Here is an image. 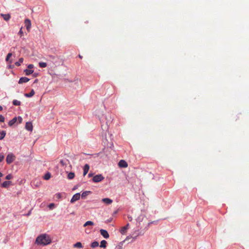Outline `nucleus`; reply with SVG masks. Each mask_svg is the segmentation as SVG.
I'll return each instance as SVG.
<instances>
[{
	"label": "nucleus",
	"mask_w": 249,
	"mask_h": 249,
	"mask_svg": "<svg viewBox=\"0 0 249 249\" xmlns=\"http://www.w3.org/2000/svg\"><path fill=\"white\" fill-rule=\"evenodd\" d=\"M18 34L21 36H22L23 34V32L22 31V28L21 27L18 32Z\"/></svg>",
	"instance_id": "e433bc0d"
},
{
	"label": "nucleus",
	"mask_w": 249,
	"mask_h": 249,
	"mask_svg": "<svg viewBox=\"0 0 249 249\" xmlns=\"http://www.w3.org/2000/svg\"><path fill=\"white\" fill-rule=\"evenodd\" d=\"M17 121V118L14 117L13 119H12L11 120H10L8 123V125L9 126H12L14 124L16 123V122Z\"/></svg>",
	"instance_id": "f3484780"
},
{
	"label": "nucleus",
	"mask_w": 249,
	"mask_h": 249,
	"mask_svg": "<svg viewBox=\"0 0 249 249\" xmlns=\"http://www.w3.org/2000/svg\"><path fill=\"white\" fill-rule=\"evenodd\" d=\"M73 247L74 248H78V249H81L83 247L82 243L80 242H78L74 244L73 245Z\"/></svg>",
	"instance_id": "dca6fc26"
},
{
	"label": "nucleus",
	"mask_w": 249,
	"mask_h": 249,
	"mask_svg": "<svg viewBox=\"0 0 249 249\" xmlns=\"http://www.w3.org/2000/svg\"><path fill=\"white\" fill-rule=\"evenodd\" d=\"M127 218L130 221H131L133 219L132 217L130 215H128Z\"/></svg>",
	"instance_id": "58836bf2"
},
{
	"label": "nucleus",
	"mask_w": 249,
	"mask_h": 249,
	"mask_svg": "<svg viewBox=\"0 0 249 249\" xmlns=\"http://www.w3.org/2000/svg\"><path fill=\"white\" fill-rule=\"evenodd\" d=\"M25 25L28 32L30 31L31 28V21L29 19H26L24 21Z\"/></svg>",
	"instance_id": "20e7f679"
},
{
	"label": "nucleus",
	"mask_w": 249,
	"mask_h": 249,
	"mask_svg": "<svg viewBox=\"0 0 249 249\" xmlns=\"http://www.w3.org/2000/svg\"><path fill=\"white\" fill-rule=\"evenodd\" d=\"M79 57L80 58L82 59L83 57H82V55H80V54H79Z\"/></svg>",
	"instance_id": "37998d69"
},
{
	"label": "nucleus",
	"mask_w": 249,
	"mask_h": 249,
	"mask_svg": "<svg viewBox=\"0 0 249 249\" xmlns=\"http://www.w3.org/2000/svg\"><path fill=\"white\" fill-rule=\"evenodd\" d=\"M115 249H121V246L116 247Z\"/></svg>",
	"instance_id": "a19ab883"
},
{
	"label": "nucleus",
	"mask_w": 249,
	"mask_h": 249,
	"mask_svg": "<svg viewBox=\"0 0 249 249\" xmlns=\"http://www.w3.org/2000/svg\"><path fill=\"white\" fill-rule=\"evenodd\" d=\"M25 128L30 131H33V125L31 122H27L25 125Z\"/></svg>",
	"instance_id": "9d476101"
},
{
	"label": "nucleus",
	"mask_w": 249,
	"mask_h": 249,
	"mask_svg": "<svg viewBox=\"0 0 249 249\" xmlns=\"http://www.w3.org/2000/svg\"><path fill=\"white\" fill-rule=\"evenodd\" d=\"M0 16L6 21H8L11 18V16L9 14H1Z\"/></svg>",
	"instance_id": "ddd939ff"
},
{
	"label": "nucleus",
	"mask_w": 249,
	"mask_h": 249,
	"mask_svg": "<svg viewBox=\"0 0 249 249\" xmlns=\"http://www.w3.org/2000/svg\"><path fill=\"white\" fill-rule=\"evenodd\" d=\"M39 66L40 68H45L47 66V64L45 62H39Z\"/></svg>",
	"instance_id": "c85d7f7f"
},
{
	"label": "nucleus",
	"mask_w": 249,
	"mask_h": 249,
	"mask_svg": "<svg viewBox=\"0 0 249 249\" xmlns=\"http://www.w3.org/2000/svg\"><path fill=\"white\" fill-rule=\"evenodd\" d=\"M92 176V174L91 173H89V175H88V177H89V178H90V177H91Z\"/></svg>",
	"instance_id": "ea45409f"
},
{
	"label": "nucleus",
	"mask_w": 249,
	"mask_h": 249,
	"mask_svg": "<svg viewBox=\"0 0 249 249\" xmlns=\"http://www.w3.org/2000/svg\"><path fill=\"white\" fill-rule=\"evenodd\" d=\"M51 175L49 172H47L44 176V179L48 180L51 178Z\"/></svg>",
	"instance_id": "412c9836"
},
{
	"label": "nucleus",
	"mask_w": 249,
	"mask_h": 249,
	"mask_svg": "<svg viewBox=\"0 0 249 249\" xmlns=\"http://www.w3.org/2000/svg\"><path fill=\"white\" fill-rule=\"evenodd\" d=\"M23 61V58H20L18 62L15 63V65L17 66H19Z\"/></svg>",
	"instance_id": "b1692460"
},
{
	"label": "nucleus",
	"mask_w": 249,
	"mask_h": 249,
	"mask_svg": "<svg viewBox=\"0 0 249 249\" xmlns=\"http://www.w3.org/2000/svg\"><path fill=\"white\" fill-rule=\"evenodd\" d=\"M80 197V193H77L75 195H74L72 197V198L71 200V203H73L75 201L79 200Z\"/></svg>",
	"instance_id": "423d86ee"
},
{
	"label": "nucleus",
	"mask_w": 249,
	"mask_h": 249,
	"mask_svg": "<svg viewBox=\"0 0 249 249\" xmlns=\"http://www.w3.org/2000/svg\"><path fill=\"white\" fill-rule=\"evenodd\" d=\"M54 207V204L53 203H51L49 205V208L51 209L53 208Z\"/></svg>",
	"instance_id": "c9c22d12"
},
{
	"label": "nucleus",
	"mask_w": 249,
	"mask_h": 249,
	"mask_svg": "<svg viewBox=\"0 0 249 249\" xmlns=\"http://www.w3.org/2000/svg\"><path fill=\"white\" fill-rule=\"evenodd\" d=\"M89 164H86L85 165L84 168H83V175L85 176L88 172L89 170Z\"/></svg>",
	"instance_id": "4468645a"
},
{
	"label": "nucleus",
	"mask_w": 249,
	"mask_h": 249,
	"mask_svg": "<svg viewBox=\"0 0 249 249\" xmlns=\"http://www.w3.org/2000/svg\"><path fill=\"white\" fill-rule=\"evenodd\" d=\"M13 104L15 106H20L21 102L17 100H14L13 101Z\"/></svg>",
	"instance_id": "bb28decb"
},
{
	"label": "nucleus",
	"mask_w": 249,
	"mask_h": 249,
	"mask_svg": "<svg viewBox=\"0 0 249 249\" xmlns=\"http://www.w3.org/2000/svg\"><path fill=\"white\" fill-rule=\"evenodd\" d=\"M49 57L52 58V59H54V56H53V55H50L49 56Z\"/></svg>",
	"instance_id": "79ce46f5"
},
{
	"label": "nucleus",
	"mask_w": 249,
	"mask_h": 249,
	"mask_svg": "<svg viewBox=\"0 0 249 249\" xmlns=\"http://www.w3.org/2000/svg\"><path fill=\"white\" fill-rule=\"evenodd\" d=\"M99 246V243L97 241H94V242H93L91 244V247L92 248H94L95 247H97L98 246Z\"/></svg>",
	"instance_id": "393cba45"
},
{
	"label": "nucleus",
	"mask_w": 249,
	"mask_h": 249,
	"mask_svg": "<svg viewBox=\"0 0 249 249\" xmlns=\"http://www.w3.org/2000/svg\"><path fill=\"white\" fill-rule=\"evenodd\" d=\"M13 178V176L11 174H8L5 177V179L7 180L11 179Z\"/></svg>",
	"instance_id": "7c9ffc66"
},
{
	"label": "nucleus",
	"mask_w": 249,
	"mask_h": 249,
	"mask_svg": "<svg viewBox=\"0 0 249 249\" xmlns=\"http://www.w3.org/2000/svg\"><path fill=\"white\" fill-rule=\"evenodd\" d=\"M118 165L120 167L126 168L128 166V164L125 160H122L119 162Z\"/></svg>",
	"instance_id": "6e6552de"
},
{
	"label": "nucleus",
	"mask_w": 249,
	"mask_h": 249,
	"mask_svg": "<svg viewBox=\"0 0 249 249\" xmlns=\"http://www.w3.org/2000/svg\"><path fill=\"white\" fill-rule=\"evenodd\" d=\"M6 135V132L5 131H2L0 134V140H2Z\"/></svg>",
	"instance_id": "a878e982"
},
{
	"label": "nucleus",
	"mask_w": 249,
	"mask_h": 249,
	"mask_svg": "<svg viewBox=\"0 0 249 249\" xmlns=\"http://www.w3.org/2000/svg\"><path fill=\"white\" fill-rule=\"evenodd\" d=\"M100 232L101 234L104 238H105L106 239L109 238V234H108V232L106 230H103V229H101V230H100Z\"/></svg>",
	"instance_id": "0eeeda50"
},
{
	"label": "nucleus",
	"mask_w": 249,
	"mask_h": 249,
	"mask_svg": "<svg viewBox=\"0 0 249 249\" xmlns=\"http://www.w3.org/2000/svg\"><path fill=\"white\" fill-rule=\"evenodd\" d=\"M11 184V181H5L1 184V186L3 188H7Z\"/></svg>",
	"instance_id": "2eb2a0df"
},
{
	"label": "nucleus",
	"mask_w": 249,
	"mask_h": 249,
	"mask_svg": "<svg viewBox=\"0 0 249 249\" xmlns=\"http://www.w3.org/2000/svg\"><path fill=\"white\" fill-rule=\"evenodd\" d=\"M104 179V177L101 175H97L93 177L92 178V181L94 182H99L101 181Z\"/></svg>",
	"instance_id": "7ed1b4c3"
},
{
	"label": "nucleus",
	"mask_w": 249,
	"mask_h": 249,
	"mask_svg": "<svg viewBox=\"0 0 249 249\" xmlns=\"http://www.w3.org/2000/svg\"><path fill=\"white\" fill-rule=\"evenodd\" d=\"M12 55V53H8V54L7 55L6 57V61H8L9 60V58L11 57Z\"/></svg>",
	"instance_id": "2f4dec72"
},
{
	"label": "nucleus",
	"mask_w": 249,
	"mask_h": 249,
	"mask_svg": "<svg viewBox=\"0 0 249 249\" xmlns=\"http://www.w3.org/2000/svg\"><path fill=\"white\" fill-rule=\"evenodd\" d=\"M16 160V156L13 153H9L7 155L6 161L7 164H10Z\"/></svg>",
	"instance_id": "f03ea898"
},
{
	"label": "nucleus",
	"mask_w": 249,
	"mask_h": 249,
	"mask_svg": "<svg viewBox=\"0 0 249 249\" xmlns=\"http://www.w3.org/2000/svg\"><path fill=\"white\" fill-rule=\"evenodd\" d=\"M33 68H34V65H33V64H29L28 66V68L29 69H32Z\"/></svg>",
	"instance_id": "4c0bfd02"
},
{
	"label": "nucleus",
	"mask_w": 249,
	"mask_h": 249,
	"mask_svg": "<svg viewBox=\"0 0 249 249\" xmlns=\"http://www.w3.org/2000/svg\"><path fill=\"white\" fill-rule=\"evenodd\" d=\"M17 120L18 121L19 123H21L22 122V118H21V117L18 116L17 118Z\"/></svg>",
	"instance_id": "f704fd0d"
},
{
	"label": "nucleus",
	"mask_w": 249,
	"mask_h": 249,
	"mask_svg": "<svg viewBox=\"0 0 249 249\" xmlns=\"http://www.w3.org/2000/svg\"><path fill=\"white\" fill-rule=\"evenodd\" d=\"M90 192V191H85L83 192L81 195L82 198H85Z\"/></svg>",
	"instance_id": "cd10ccee"
},
{
	"label": "nucleus",
	"mask_w": 249,
	"mask_h": 249,
	"mask_svg": "<svg viewBox=\"0 0 249 249\" xmlns=\"http://www.w3.org/2000/svg\"><path fill=\"white\" fill-rule=\"evenodd\" d=\"M94 225V223L92 221H87L84 224V227H87L88 226H93Z\"/></svg>",
	"instance_id": "6ab92c4d"
},
{
	"label": "nucleus",
	"mask_w": 249,
	"mask_h": 249,
	"mask_svg": "<svg viewBox=\"0 0 249 249\" xmlns=\"http://www.w3.org/2000/svg\"><path fill=\"white\" fill-rule=\"evenodd\" d=\"M26 75H29L33 73L34 71L32 70L26 69L24 70Z\"/></svg>",
	"instance_id": "4be33fe9"
},
{
	"label": "nucleus",
	"mask_w": 249,
	"mask_h": 249,
	"mask_svg": "<svg viewBox=\"0 0 249 249\" xmlns=\"http://www.w3.org/2000/svg\"><path fill=\"white\" fill-rule=\"evenodd\" d=\"M129 227V224L128 223L125 226L122 227L120 230V232L122 234H125L127 230Z\"/></svg>",
	"instance_id": "39448f33"
},
{
	"label": "nucleus",
	"mask_w": 249,
	"mask_h": 249,
	"mask_svg": "<svg viewBox=\"0 0 249 249\" xmlns=\"http://www.w3.org/2000/svg\"><path fill=\"white\" fill-rule=\"evenodd\" d=\"M30 214V213H29L28 214H27V215H29Z\"/></svg>",
	"instance_id": "a18cd8bd"
},
{
	"label": "nucleus",
	"mask_w": 249,
	"mask_h": 249,
	"mask_svg": "<svg viewBox=\"0 0 249 249\" xmlns=\"http://www.w3.org/2000/svg\"><path fill=\"white\" fill-rule=\"evenodd\" d=\"M4 159V156L3 154H0V162H1Z\"/></svg>",
	"instance_id": "473e14b6"
},
{
	"label": "nucleus",
	"mask_w": 249,
	"mask_h": 249,
	"mask_svg": "<svg viewBox=\"0 0 249 249\" xmlns=\"http://www.w3.org/2000/svg\"><path fill=\"white\" fill-rule=\"evenodd\" d=\"M35 94V91L34 89H32L31 92L29 93H25L24 96L26 97H31Z\"/></svg>",
	"instance_id": "a211bd4d"
},
{
	"label": "nucleus",
	"mask_w": 249,
	"mask_h": 249,
	"mask_svg": "<svg viewBox=\"0 0 249 249\" xmlns=\"http://www.w3.org/2000/svg\"><path fill=\"white\" fill-rule=\"evenodd\" d=\"M75 176V174L73 172H70L68 174V178L70 179H73Z\"/></svg>",
	"instance_id": "5701e85b"
},
{
	"label": "nucleus",
	"mask_w": 249,
	"mask_h": 249,
	"mask_svg": "<svg viewBox=\"0 0 249 249\" xmlns=\"http://www.w3.org/2000/svg\"><path fill=\"white\" fill-rule=\"evenodd\" d=\"M102 201L107 205L110 204L113 202L112 200L109 198H103Z\"/></svg>",
	"instance_id": "f8f14e48"
},
{
	"label": "nucleus",
	"mask_w": 249,
	"mask_h": 249,
	"mask_svg": "<svg viewBox=\"0 0 249 249\" xmlns=\"http://www.w3.org/2000/svg\"><path fill=\"white\" fill-rule=\"evenodd\" d=\"M4 117L2 115H0V122H4Z\"/></svg>",
	"instance_id": "72a5a7b5"
},
{
	"label": "nucleus",
	"mask_w": 249,
	"mask_h": 249,
	"mask_svg": "<svg viewBox=\"0 0 249 249\" xmlns=\"http://www.w3.org/2000/svg\"><path fill=\"white\" fill-rule=\"evenodd\" d=\"M106 121V124L107 125L109 124L112 121L113 118L110 114H108L105 117Z\"/></svg>",
	"instance_id": "1a4fd4ad"
},
{
	"label": "nucleus",
	"mask_w": 249,
	"mask_h": 249,
	"mask_svg": "<svg viewBox=\"0 0 249 249\" xmlns=\"http://www.w3.org/2000/svg\"><path fill=\"white\" fill-rule=\"evenodd\" d=\"M52 242L50 236L47 234L39 235L36 239L35 243L38 245L46 246Z\"/></svg>",
	"instance_id": "f257e3e1"
},
{
	"label": "nucleus",
	"mask_w": 249,
	"mask_h": 249,
	"mask_svg": "<svg viewBox=\"0 0 249 249\" xmlns=\"http://www.w3.org/2000/svg\"><path fill=\"white\" fill-rule=\"evenodd\" d=\"M107 244V242L106 240H102L100 243V247L105 248L106 247Z\"/></svg>",
	"instance_id": "aec40b11"
},
{
	"label": "nucleus",
	"mask_w": 249,
	"mask_h": 249,
	"mask_svg": "<svg viewBox=\"0 0 249 249\" xmlns=\"http://www.w3.org/2000/svg\"><path fill=\"white\" fill-rule=\"evenodd\" d=\"M62 194L61 193H57L55 195V196L57 199H60L62 197Z\"/></svg>",
	"instance_id": "c756f323"
},
{
	"label": "nucleus",
	"mask_w": 249,
	"mask_h": 249,
	"mask_svg": "<svg viewBox=\"0 0 249 249\" xmlns=\"http://www.w3.org/2000/svg\"><path fill=\"white\" fill-rule=\"evenodd\" d=\"M30 80V79L26 77H22L20 78L18 81V84H22L24 83H26L28 82Z\"/></svg>",
	"instance_id": "9b49d317"
},
{
	"label": "nucleus",
	"mask_w": 249,
	"mask_h": 249,
	"mask_svg": "<svg viewBox=\"0 0 249 249\" xmlns=\"http://www.w3.org/2000/svg\"><path fill=\"white\" fill-rule=\"evenodd\" d=\"M2 109V107L0 106V111H1Z\"/></svg>",
	"instance_id": "c03bdc74"
}]
</instances>
